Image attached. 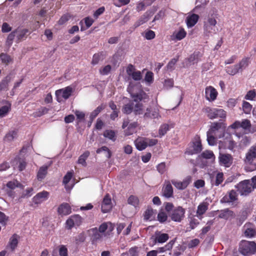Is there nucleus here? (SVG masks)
<instances>
[{"label": "nucleus", "instance_id": "4be33fe9", "mask_svg": "<svg viewBox=\"0 0 256 256\" xmlns=\"http://www.w3.org/2000/svg\"><path fill=\"white\" fill-rule=\"evenodd\" d=\"M219 158L220 162L226 167L230 166L232 163V158L230 154H220Z\"/></svg>", "mask_w": 256, "mask_h": 256}, {"label": "nucleus", "instance_id": "5fc2aeb1", "mask_svg": "<svg viewBox=\"0 0 256 256\" xmlns=\"http://www.w3.org/2000/svg\"><path fill=\"white\" fill-rule=\"evenodd\" d=\"M0 58L2 62L6 64H8L12 61V59L10 56L4 53L0 54Z\"/></svg>", "mask_w": 256, "mask_h": 256}, {"label": "nucleus", "instance_id": "6e6552de", "mask_svg": "<svg viewBox=\"0 0 256 256\" xmlns=\"http://www.w3.org/2000/svg\"><path fill=\"white\" fill-rule=\"evenodd\" d=\"M82 222V218L78 214L72 216L66 222V227L70 230L74 226H79Z\"/></svg>", "mask_w": 256, "mask_h": 256}, {"label": "nucleus", "instance_id": "412c9836", "mask_svg": "<svg viewBox=\"0 0 256 256\" xmlns=\"http://www.w3.org/2000/svg\"><path fill=\"white\" fill-rule=\"evenodd\" d=\"M58 212L60 215L66 216L71 213V208L68 204L62 203L58 208Z\"/></svg>", "mask_w": 256, "mask_h": 256}, {"label": "nucleus", "instance_id": "603ef678", "mask_svg": "<svg viewBox=\"0 0 256 256\" xmlns=\"http://www.w3.org/2000/svg\"><path fill=\"white\" fill-rule=\"evenodd\" d=\"M16 32L14 30L8 34L6 43L9 46L12 44L14 37L16 36Z\"/></svg>", "mask_w": 256, "mask_h": 256}, {"label": "nucleus", "instance_id": "680f3d73", "mask_svg": "<svg viewBox=\"0 0 256 256\" xmlns=\"http://www.w3.org/2000/svg\"><path fill=\"white\" fill-rule=\"evenodd\" d=\"M256 96V92L254 90H249L245 96V99L253 100Z\"/></svg>", "mask_w": 256, "mask_h": 256}, {"label": "nucleus", "instance_id": "20e7f679", "mask_svg": "<svg viewBox=\"0 0 256 256\" xmlns=\"http://www.w3.org/2000/svg\"><path fill=\"white\" fill-rule=\"evenodd\" d=\"M248 65V58H242L238 64L233 66H228L226 68V72L232 76H234L238 72H242Z\"/></svg>", "mask_w": 256, "mask_h": 256}, {"label": "nucleus", "instance_id": "aec40b11", "mask_svg": "<svg viewBox=\"0 0 256 256\" xmlns=\"http://www.w3.org/2000/svg\"><path fill=\"white\" fill-rule=\"evenodd\" d=\"M226 126L225 124L222 122V120H220L218 122H214L212 124L208 132L214 134L216 131L222 129L224 130Z\"/></svg>", "mask_w": 256, "mask_h": 256}, {"label": "nucleus", "instance_id": "cd10ccee", "mask_svg": "<svg viewBox=\"0 0 256 256\" xmlns=\"http://www.w3.org/2000/svg\"><path fill=\"white\" fill-rule=\"evenodd\" d=\"M202 56V54L200 52H194L186 59V60L190 64H194L199 61L200 58Z\"/></svg>", "mask_w": 256, "mask_h": 256}, {"label": "nucleus", "instance_id": "8fccbe9b", "mask_svg": "<svg viewBox=\"0 0 256 256\" xmlns=\"http://www.w3.org/2000/svg\"><path fill=\"white\" fill-rule=\"evenodd\" d=\"M214 134L210 132H207V140L210 145L214 146L216 144V139L214 136Z\"/></svg>", "mask_w": 256, "mask_h": 256}, {"label": "nucleus", "instance_id": "bf43d9fd", "mask_svg": "<svg viewBox=\"0 0 256 256\" xmlns=\"http://www.w3.org/2000/svg\"><path fill=\"white\" fill-rule=\"evenodd\" d=\"M74 114H76V118L78 120L79 122L83 121L84 120L85 114L83 112L76 110L74 112Z\"/></svg>", "mask_w": 256, "mask_h": 256}, {"label": "nucleus", "instance_id": "7c9ffc66", "mask_svg": "<svg viewBox=\"0 0 256 256\" xmlns=\"http://www.w3.org/2000/svg\"><path fill=\"white\" fill-rule=\"evenodd\" d=\"M106 58V54L103 52H100L95 54L93 56L92 64L95 65L98 64L100 61L103 60Z\"/></svg>", "mask_w": 256, "mask_h": 256}, {"label": "nucleus", "instance_id": "13d9d810", "mask_svg": "<svg viewBox=\"0 0 256 256\" xmlns=\"http://www.w3.org/2000/svg\"><path fill=\"white\" fill-rule=\"evenodd\" d=\"M103 151L107 152V154H106V156L108 158H110L111 157L112 153H111L110 151V150L108 149V147H106V146H103L102 148H98L96 150V152L97 154H100L102 152H103Z\"/></svg>", "mask_w": 256, "mask_h": 256}, {"label": "nucleus", "instance_id": "a878e982", "mask_svg": "<svg viewBox=\"0 0 256 256\" xmlns=\"http://www.w3.org/2000/svg\"><path fill=\"white\" fill-rule=\"evenodd\" d=\"M131 96L133 99L131 101L137 103L140 102L142 100L146 99L148 96L144 92L141 90L138 93L131 94Z\"/></svg>", "mask_w": 256, "mask_h": 256}, {"label": "nucleus", "instance_id": "69168bd1", "mask_svg": "<svg viewBox=\"0 0 256 256\" xmlns=\"http://www.w3.org/2000/svg\"><path fill=\"white\" fill-rule=\"evenodd\" d=\"M70 15L64 14L59 20L58 21V24L60 25H62L64 24L66 22H68L70 20Z\"/></svg>", "mask_w": 256, "mask_h": 256}, {"label": "nucleus", "instance_id": "0eeeda50", "mask_svg": "<svg viewBox=\"0 0 256 256\" xmlns=\"http://www.w3.org/2000/svg\"><path fill=\"white\" fill-rule=\"evenodd\" d=\"M126 71L128 75L130 76L135 81L140 80L142 78L141 72L136 70L132 64H130L128 66Z\"/></svg>", "mask_w": 256, "mask_h": 256}, {"label": "nucleus", "instance_id": "f257e3e1", "mask_svg": "<svg viewBox=\"0 0 256 256\" xmlns=\"http://www.w3.org/2000/svg\"><path fill=\"white\" fill-rule=\"evenodd\" d=\"M165 210L172 220L176 222H180L184 217L185 210L182 206L174 207L171 202H164Z\"/></svg>", "mask_w": 256, "mask_h": 256}, {"label": "nucleus", "instance_id": "7ed1b4c3", "mask_svg": "<svg viewBox=\"0 0 256 256\" xmlns=\"http://www.w3.org/2000/svg\"><path fill=\"white\" fill-rule=\"evenodd\" d=\"M239 251L244 256L254 254L256 252V244L254 242L242 240L240 244Z\"/></svg>", "mask_w": 256, "mask_h": 256}, {"label": "nucleus", "instance_id": "c85d7f7f", "mask_svg": "<svg viewBox=\"0 0 256 256\" xmlns=\"http://www.w3.org/2000/svg\"><path fill=\"white\" fill-rule=\"evenodd\" d=\"M92 232V242H98L102 241L103 238V234H101L97 228H94L91 229Z\"/></svg>", "mask_w": 256, "mask_h": 256}, {"label": "nucleus", "instance_id": "de8ad7c7", "mask_svg": "<svg viewBox=\"0 0 256 256\" xmlns=\"http://www.w3.org/2000/svg\"><path fill=\"white\" fill-rule=\"evenodd\" d=\"M204 32L208 34L210 33H216L218 29L216 28L214 26H212L207 24H204Z\"/></svg>", "mask_w": 256, "mask_h": 256}, {"label": "nucleus", "instance_id": "3c124183", "mask_svg": "<svg viewBox=\"0 0 256 256\" xmlns=\"http://www.w3.org/2000/svg\"><path fill=\"white\" fill-rule=\"evenodd\" d=\"M10 110V104L2 106L0 108V117L6 116Z\"/></svg>", "mask_w": 256, "mask_h": 256}, {"label": "nucleus", "instance_id": "79ce46f5", "mask_svg": "<svg viewBox=\"0 0 256 256\" xmlns=\"http://www.w3.org/2000/svg\"><path fill=\"white\" fill-rule=\"evenodd\" d=\"M108 228H109L110 231H112L114 227L112 226L111 223H102L99 227L98 231L100 232H104Z\"/></svg>", "mask_w": 256, "mask_h": 256}, {"label": "nucleus", "instance_id": "c756f323", "mask_svg": "<svg viewBox=\"0 0 256 256\" xmlns=\"http://www.w3.org/2000/svg\"><path fill=\"white\" fill-rule=\"evenodd\" d=\"M136 148L139 150H142L146 147V142L145 138H138L134 142Z\"/></svg>", "mask_w": 256, "mask_h": 256}, {"label": "nucleus", "instance_id": "f704fd0d", "mask_svg": "<svg viewBox=\"0 0 256 256\" xmlns=\"http://www.w3.org/2000/svg\"><path fill=\"white\" fill-rule=\"evenodd\" d=\"M6 186L10 190H14L16 188H20L22 189L24 188V186L22 184L19 182L17 180H13L8 182L6 184Z\"/></svg>", "mask_w": 256, "mask_h": 256}, {"label": "nucleus", "instance_id": "864d4df0", "mask_svg": "<svg viewBox=\"0 0 256 256\" xmlns=\"http://www.w3.org/2000/svg\"><path fill=\"white\" fill-rule=\"evenodd\" d=\"M170 126L168 124H164L162 125L159 129V134L160 136H164L169 130Z\"/></svg>", "mask_w": 256, "mask_h": 256}, {"label": "nucleus", "instance_id": "58836bf2", "mask_svg": "<svg viewBox=\"0 0 256 256\" xmlns=\"http://www.w3.org/2000/svg\"><path fill=\"white\" fill-rule=\"evenodd\" d=\"M104 137L108 138L113 142H114L116 140V136L114 131L112 130H106L103 134Z\"/></svg>", "mask_w": 256, "mask_h": 256}, {"label": "nucleus", "instance_id": "393cba45", "mask_svg": "<svg viewBox=\"0 0 256 256\" xmlns=\"http://www.w3.org/2000/svg\"><path fill=\"white\" fill-rule=\"evenodd\" d=\"M169 238L167 234H161L160 232H156L155 233V237L154 238V242L156 244L164 243L168 240Z\"/></svg>", "mask_w": 256, "mask_h": 256}, {"label": "nucleus", "instance_id": "dca6fc26", "mask_svg": "<svg viewBox=\"0 0 256 256\" xmlns=\"http://www.w3.org/2000/svg\"><path fill=\"white\" fill-rule=\"evenodd\" d=\"M190 177H187L182 182L177 181L174 180H172L171 182L174 186L178 190H184L189 184L190 182Z\"/></svg>", "mask_w": 256, "mask_h": 256}, {"label": "nucleus", "instance_id": "9b49d317", "mask_svg": "<svg viewBox=\"0 0 256 256\" xmlns=\"http://www.w3.org/2000/svg\"><path fill=\"white\" fill-rule=\"evenodd\" d=\"M15 74L11 72L0 82V91L8 90V84L14 78Z\"/></svg>", "mask_w": 256, "mask_h": 256}, {"label": "nucleus", "instance_id": "6ab92c4d", "mask_svg": "<svg viewBox=\"0 0 256 256\" xmlns=\"http://www.w3.org/2000/svg\"><path fill=\"white\" fill-rule=\"evenodd\" d=\"M152 12H146L142 14L139 19L134 23V26L137 28L140 25L147 22L152 16Z\"/></svg>", "mask_w": 256, "mask_h": 256}, {"label": "nucleus", "instance_id": "ea45409f", "mask_svg": "<svg viewBox=\"0 0 256 256\" xmlns=\"http://www.w3.org/2000/svg\"><path fill=\"white\" fill-rule=\"evenodd\" d=\"M90 154V152L88 151L85 152L82 154L80 156L78 159V162L79 164H81L84 166H86V160L88 158Z\"/></svg>", "mask_w": 256, "mask_h": 256}, {"label": "nucleus", "instance_id": "39448f33", "mask_svg": "<svg viewBox=\"0 0 256 256\" xmlns=\"http://www.w3.org/2000/svg\"><path fill=\"white\" fill-rule=\"evenodd\" d=\"M236 188L241 195L246 196L253 190L252 186L249 180L240 182Z\"/></svg>", "mask_w": 256, "mask_h": 256}, {"label": "nucleus", "instance_id": "473e14b6", "mask_svg": "<svg viewBox=\"0 0 256 256\" xmlns=\"http://www.w3.org/2000/svg\"><path fill=\"white\" fill-rule=\"evenodd\" d=\"M48 169V166H43L40 168L37 174V178L39 180H42L46 177Z\"/></svg>", "mask_w": 256, "mask_h": 256}, {"label": "nucleus", "instance_id": "37998d69", "mask_svg": "<svg viewBox=\"0 0 256 256\" xmlns=\"http://www.w3.org/2000/svg\"><path fill=\"white\" fill-rule=\"evenodd\" d=\"M142 106L143 104L140 102L134 103L133 112L136 115L142 114Z\"/></svg>", "mask_w": 256, "mask_h": 256}, {"label": "nucleus", "instance_id": "bb28decb", "mask_svg": "<svg viewBox=\"0 0 256 256\" xmlns=\"http://www.w3.org/2000/svg\"><path fill=\"white\" fill-rule=\"evenodd\" d=\"M244 234L246 236L252 238L256 236V230L250 223L246 224L244 226Z\"/></svg>", "mask_w": 256, "mask_h": 256}, {"label": "nucleus", "instance_id": "c9c22d12", "mask_svg": "<svg viewBox=\"0 0 256 256\" xmlns=\"http://www.w3.org/2000/svg\"><path fill=\"white\" fill-rule=\"evenodd\" d=\"M16 38L18 40H20L24 38H26L28 36V33L29 31L28 29H17L16 30Z\"/></svg>", "mask_w": 256, "mask_h": 256}, {"label": "nucleus", "instance_id": "1a4fd4ad", "mask_svg": "<svg viewBox=\"0 0 256 256\" xmlns=\"http://www.w3.org/2000/svg\"><path fill=\"white\" fill-rule=\"evenodd\" d=\"M230 127L234 129L242 128L244 130H250L251 128V124L250 120L248 119L243 120L242 122L237 120L232 124Z\"/></svg>", "mask_w": 256, "mask_h": 256}, {"label": "nucleus", "instance_id": "9d476101", "mask_svg": "<svg viewBox=\"0 0 256 256\" xmlns=\"http://www.w3.org/2000/svg\"><path fill=\"white\" fill-rule=\"evenodd\" d=\"M236 192L234 190H231L227 194L225 195L221 200V203H233L238 200Z\"/></svg>", "mask_w": 256, "mask_h": 256}, {"label": "nucleus", "instance_id": "774afa93", "mask_svg": "<svg viewBox=\"0 0 256 256\" xmlns=\"http://www.w3.org/2000/svg\"><path fill=\"white\" fill-rule=\"evenodd\" d=\"M12 27L7 23L4 22L2 26V32H8L11 31Z\"/></svg>", "mask_w": 256, "mask_h": 256}, {"label": "nucleus", "instance_id": "72a5a7b5", "mask_svg": "<svg viewBox=\"0 0 256 256\" xmlns=\"http://www.w3.org/2000/svg\"><path fill=\"white\" fill-rule=\"evenodd\" d=\"M106 106L104 104H101L97 107L94 111H92L90 116V120L93 121V120L96 118V116L105 108Z\"/></svg>", "mask_w": 256, "mask_h": 256}, {"label": "nucleus", "instance_id": "2eb2a0df", "mask_svg": "<svg viewBox=\"0 0 256 256\" xmlns=\"http://www.w3.org/2000/svg\"><path fill=\"white\" fill-rule=\"evenodd\" d=\"M211 183L212 185L216 186H219L223 182L224 174L222 172H217L216 174H210Z\"/></svg>", "mask_w": 256, "mask_h": 256}, {"label": "nucleus", "instance_id": "49530a36", "mask_svg": "<svg viewBox=\"0 0 256 256\" xmlns=\"http://www.w3.org/2000/svg\"><path fill=\"white\" fill-rule=\"evenodd\" d=\"M128 203L136 208L138 206L139 200L136 196L132 195L128 198Z\"/></svg>", "mask_w": 256, "mask_h": 256}, {"label": "nucleus", "instance_id": "5701e85b", "mask_svg": "<svg viewBox=\"0 0 256 256\" xmlns=\"http://www.w3.org/2000/svg\"><path fill=\"white\" fill-rule=\"evenodd\" d=\"M218 217L220 218L228 220L229 218H234L235 214L233 211L229 210L228 208H226L221 210L220 212Z\"/></svg>", "mask_w": 256, "mask_h": 256}, {"label": "nucleus", "instance_id": "f8f14e48", "mask_svg": "<svg viewBox=\"0 0 256 256\" xmlns=\"http://www.w3.org/2000/svg\"><path fill=\"white\" fill-rule=\"evenodd\" d=\"M256 159V146H252L246 153L244 162L246 164H251Z\"/></svg>", "mask_w": 256, "mask_h": 256}, {"label": "nucleus", "instance_id": "a18cd8bd", "mask_svg": "<svg viewBox=\"0 0 256 256\" xmlns=\"http://www.w3.org/2000/svg\"><path fill=\"white\" fill-rule=\"evenodd\" d=\"M154 213V210L151 207H148L145 211L144 214V220H152V217Z\"/></svg>", "mask_w": 256, "mask_h": 256}, {"label": "nucleus", "instance_id": "a211bd4d", "mask_svg": "<svg viewBox=\"0 0 256 256\" xmlns=\"http://www.w3.org/2000/svg\"><path fill=\"white\" fill-rule=\"evenodd\" d=\"M49 196V192L46 191H42L38 193L34 198L33 202L35 204H38L47 200Z\"/></svg>", "mask_w": 256, "mask_h": 256}, {"label": "nucleus", "instance_id": "a19ab883", "mask_svg": "<svg viewBox=\"0 0 256 256\" xmlns=\"http://www.w3.org/2000/svg\"><path fill=\"white\" fill-rule=\"evenodd\" d=\"M18 244V236L14 234L10 238L9 244L10 248L12 251L14 250L16 248Z\"/></svg>", "mask_w": 256, "mask_h": 256}, {"label": "nucleus", "instance_id": "6e6d98bb", "mask_svg": "<svg viewBox=\"0 0 256 256\" xmlns=\"http://www.w3.org/2000/svg\"><path fill=\"white\" fill-rule=\"evenodd\" d=\"M207 209V206L204 204H202L198 206L196 212L200 216L206 212Z\"/></svg>", "mask_w": 256, "mask_h": 256}, {"label": "nucleus", "instance_id": "4468645a", "mask_svg": "<svg viewBox=\"0 0 256 256\" xmlns=\"http://www.w3.org/2000/svg\"><path fill=\"white\" fill-rule=\"evenodd\" d=\"M173 188L170 182H165V184L162 188V194L166 198H170L173 196Z\"/></svg>", "mask_w": 256, "mask_h": 256}, {"label": "nucleus", "instance_id": "052dcab7", "mask_svg": "<svg viewBox=\"0 0 256 256\" xmlns=\"http://www.w3.org/2000/svg\"><path fill=\"white\" fill-rule=\"evenodd\" d=\"M252 105L247 102H244L242 104L243 110L246 114H249L252 110Z\"/></svg>", "mask_w": 256, "mask_h": 256}, {"label": "nucleus", "instance_id": "b1692460", "mask_svg": "<svg viewBox=\"0 0 256 256\" xmlns=\"http://www.w3.org/2000/svg\"><path fill=\"white\" fill-rule=\"evenodd\" d=\"M202 150V146L200 140L196 141L192 143V149L189 148L187 152L190 154H198Z\"/></svg>", "mask_w": 256, "mask_h": 256}, {"label": "nucleus", "instance_id": "f03ea898", "mask_svg": "<svg viewBox=\"0 0 256 256\" xmlns=\"http://www.w3.org/2000/svg\"><path fill=\"white\" fill-rule=\"evenodd\" d=\"M203 112L206 114L207 116L211 120L226 117V112L223 109L206 107L203 109Z\"/></svg>", "mask_w": 256, "mask_h": 256}, {"label": "nucleus", "instance_id": "4c0bfd02", "mask_svg": "<svg viewBox=\"0 0 256 256\" xmlns=\"http://www.w3.org/2000/svg\"><path fill=\"white\" fill-rule=\"evenodd\" d=\"M17 136V131L16 130L9 132L6 134L4 138V140L7 142H10Z\"/></svg>", "mask_w": 256, "mask_h": 256}, {"label": "nucleus", "instance_id": "e433bc0d", "mask_svg": "<svg viewBox=\"0 0 256 256\" xmlns=\"http://www.w3.org/2000/svg\"><path fill=\"white\" fill-rule=\"evenodd\" d=\"M134 106L133 101H130L128 103L124 106L122 111L124 114H130L133 111Z\"/></svg>", "mask_w": 256, "mask_h": 256}, {"label": "nucleus", "instance_id": "4d7b16f0", "mask_svg": "<svg viewBox=\"0 0 256 256\" xmlns=\"http://www.w3.org/2000/svg\"><path fill=\"white\" fill-rule=\"evenodd\" d=\"M186 36V32L183 28H181L180 30L176 33L175 38L177 40H181Z\"/></svg>", "mask_w": 256, "mask_h": 256}, {"label": "nucleus", "instance_id": "423d86ee", "mask_svg": "<svg viewBox=\"0 0 256 256\" xmlns=\"http://www.w3.org/2000/svg\"><path fill=\"white\" fill-rule=\"evenodd\" d=\"M73 92L72 88L68 86L64 88L60 89L56 92V96L58 102L61 101V98L68 99Z\"/></svg>", "mask_w": 256, "mask_h": 256}, {"label": "nucleus", "instance_id": "f3484780", "mask_svg": "<svg viewBox=\"0 0 256 256\" xmlns=\"http://www.w3.org/2000/svg\"><path fill=\"white\" fill-rule=\"evenodd\" d=\"M205 94L206 98L209 101H214L218 96L216 90L211 86L206 88Z\"/></svg>", "mask_w": 256, "mask_h": 256}, {"label": "nucleus", "instance_id": "e2e57ef3", "mask_svg": "<svg viewBox=\"0 0 256 256\" xmlns=\"http://www.w3.org/2000/svg\"><path fill=\"white\" fill-rule=\"evenodd\" d=\"M165 16V10H162L154 16L152 22H154L156 20L163 18Z\"/></svg>", "mask_w": 256, "mask_h": 256}, {"label": "nucleus", "instance_id": "ddd939ff", "mask_svg": "<svg viewBox=\"0 0 256 256\" xmlns=\"http://www.w3.org/2000/svg\"><path fill=\"white\" fill-rule=\"evenodd\" d=\"M160 116L158 110L154 108H148L144 115V118H158Z\"/></svg>", "mask_w": 256, "mask_h": 256}, {"label": "nucleus", "instance_id": "09e8293b", "mask_svg": "<svg viewBox=\"0 0 256 256\" xmlns=\"http://www.w3.org/2000/svg\"><path fill=\"white\" fill-rule=\"evenodd\" d=\"M168 219L167 214L161 210L158 214V220L162 223L165 222Z\"/></svg>", "mask_w": 256, "mask_h": 256}, {"label": "nucleus", "instance_id": "0e129e2a", "mask_svg": "<svg viewBox=\"0 0 256 256\" xmlns=\"http://www.w3.org/2000/svg\"><path fill=\"white\" fill-rule=\"evenodd\" d=\"M250 138L246 136H242L241 140H240V144L243 146H246L250 142Z\"/></svg>", "mask_w": 256, "mask_h": 256}, {"label": "nucleus", "instance_id": "c03bdc74", "mask_svg": "<svg viewBox=\"0 0 256 256\" xmlns=\"http://www.w3.org/2000/svg\"><path fill=\"white\" fill-rule=\"evenodd\" d=\"M138 126V124L137 122H133L130 124L128 129L125 130L126 135H130L133 134L134 132V130Z\"/></svg>", "mask_w": 256, "mask_h": 256}, {"label": "nucleus", "instance_id": "338daca9", "mask_svg": "<svg viewBox=\"0 0 256 256\" xmlns=\"http://www.w3.org/2000/svg\"><path fill=\"white\" fill-rule=\"evenodd\" d=\"M202 156L206 159L212 158L214 156V154L212 151L206 150L202 154Z\"/></svg>", "mask_w": 256, "mask_h": 256}, {"label": "nucleus", "instance_id": "2f4dec72", "mask_svg": "<svg viewBox=\"0 0 256 256\" xmlns=\"http://www.w3.org/2000/svg\"><path fill=\"white\" fill-rule=\"evenodd\" d=\"M199 16L196 14H192L186 18V24L188 27L194 26L198 22Z\"/></svg>", "mask_w": 256, "mask_h": 256}]
</instances>
